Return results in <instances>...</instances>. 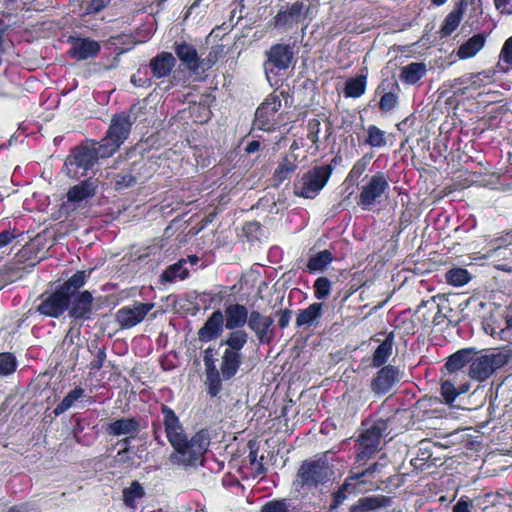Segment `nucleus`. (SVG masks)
Instances as JSON below:
<instances>
[{"instance_id":"2f4dec72","label":"nucleus","mask_w":512,"mask_h":512,"mask_svg":"<svg viewBox=\"0 0 512 512\" xmlns=\"http://www.w3.org/2000/svg\"><path fill=\"white\" fill-rule=\"evenodd\" d=\"M394 338V332H389L385 340L375 349L371 360L373 368L383 367L388 361L393 352Z\"/></svg>"},{"instance_id":"37998d69","label":"nucleus","mask_w":512,"mask_h":512,"mask_svg":"<svg viewBox=\"0 0 512 512\" xmlns=\"http://www.w3.org/2000/svg\"><path fill=\"white\" fill-rule=\"evenodd\" d=\"M261 512H298V510L290 499L281 498L266 502L262 506Z\"/></svg>"},{"instance_id":"f704fd0d","label":"nucleus","mask_w":512,"mask_h":512,"mask_svg":"<svg viewBox=\"0 0 512 512\" xmlns=\"http://www.w3.org/2000/svg\"><path fill=\"white\" fill-rule=\"evenodd\" d=\"M189 276V268L185 266L184 260H178L176 263L168 266L161 274L162 283H174L181 281Z\"/></svg>"},{"instance_id":"c756f323","label":"nucleus","mask_w":512,"mask_h":512,"mask_svg":"<svg viewBox=\"0 0 512 512\" xmlns=\"http://www.w3.org/2000/svg\"><path fill=\"white\" fill-rule=\"evenodd\" d=\"M304 4L296 1L285 9H281L275 17L276 26H290L297 24L302 17Z\"/></svg>"},{"instance_id":"a878e982","label":"nucleus","mask_w":512,"mask_h":512,"mask_svg":"<svg viewBox=\"0 0 512 512\" xmlns=\"http://www.w3.org/2000/svg\"><path fill=\"white\" fill-rule=\"evenodd\" d=\"M467 7L466 0H458L456 6L447 14L440 27V33L443 37L450 36L458 28Z\"/></svg>"},{"instance_id":"473e14b6","label":"nucleus","mask_w":512,"mask_h":512,"mask_svg":"<svg viewBox=\"0 0 512 512\" xmlns=\"http://www.w3.org/2000/svg\"><path fill=\"white\" fill-rule=\"evenodd\" d=\"M427 72L426 64L423 62H411L401 68L399 78L401 82L414 85L421 80Z\"/></svg>"},{"instance_id":"423d86ee","label":"nucleus","mask_w":512,"mask_h":512,"mask_svg":"<svg viewBox=\"0 0 512 512\" xmlns=\"http://www.w3.org/2000/svg\"><path fill=\"white\" fill-rule=\"evenodd\" d=\"M210 445V434L207 430H200L190 440L184 438V445L173 451L170 461L182 466H193L201 460Z\"/></svg>"},{"instance_id":"f257e3e1","label":"nucleus","mask_w":512,"mask_h":512,"mask_svg":"<svg viewBox=\"0 0 512 512\" xmlns=\"http://www.w3.org/2000/svg\"><path fill=\"white\" fill-rule=\"evenodd\" d=\"M333 468L326 454L304 460L297 470L293 488L297 492L311 490L328 483L333 476Z\"/></svg>"},{"instance_id":"052dcab7","label":"nucleus","mask_w":512,"mask_h":512,"mask_svg":"<svg viewBox=\"0 0 512 512\" xmlns=\"http://www.w3.org/2000/svg\"><path fill=\"white\" fill-rule=\"evenodd\" d=\"M362 479L359 472L348 476L343 482L342 490H347L349 494L356 492V482Z\"/></svg>"},{"instance_id":"13d9d810","label":"nucleus","mask_w":512,"mask_h":512,"mask_svg":"<svg viewBox=\"0 0 512 512\" xmlns=\"http://www.w3.org/2000/svg\"><path fill=\"white\" fill-rule=\"evenodd\" d=\"M467 1V4H468V7H467V10L469 9V15H468V19H467V23H469L470 25H473L474 23V18L477 19L478 16L482 15V7H481V4L475 0H466Z\"/></svg>"},{"instance_id":"a19ab883","label":"nucleus","mask_w":512,"mask_h":512,"mask_svg":"<svg viewBox=\"0 0 512 512\" xmlns=\"http://www.w3.org/2000/svg\"><path fill=\"white\" fill-rule=\"evenodd\" d=\"M87 276L86 271H77L59 287L67 295L80 293L79 289L85 285Z\"/></svg>"},{"instance_id":"680f3d73","label":"nucleus","mask_w":512,"mask_h":512,"mask_svg":"<svg viewBox=\"0 0 512 512\" xmlns=\"http://www.w3.org/2000/svg\"><path fill=\"white\" fill-rule=\"evenodd\" d=\"M278 326L280 329H285L291 320L292 311L290 309H282L278 313Z\"/></svg>"},{"instance_id":"69168bd1","label":"nucleus","mask_w":512,"mask_h":512,"mask_svg":"<svg viewBox=\"0 0 512 512\" xmlns=\"http://www.w3.org/2000/svg\"><path fill=\"white\" fill-rule=\"evenodd\" d=\"M106 358L105 349H99L96 353L95 359L91 362V369L100 370Z\"/></svg>"},{"instance_id":"72a5a7b5","label":"nucleus","mask_w":512,"mask_h":512,"mask_svg":"<svg viewBox=\"0 0 512 512\" xmlns=\"http://www.w3.org/2000/svg\"><path fill=\"white\" fill-rule=\"evenodd\" d=\"M145 489L138 481H133L129 487L122 491V498L124 505L132 512L138 508V501L145 497Z\"/></svg>"},{"instance_id":"de8ad7c7","label":"nucleus","mask_w":512,"mask_h":512,"mask_svg":"<svg viewBox=\"0 0 512 512\" xmlns=\"http://www.w3.org/2000/svg\"><path fill=\"white\" fill-rule=\"evenodd\" d=\"M372 159V154H365L360 159H358L350 172L348 173L345 181L354 182L356 179L361 177L364 172L367 170V167Z\"/></svg>"},{"instance_id":"e2e57ef3","label":"nucleus","mask_w":512,"mask_h":512,"mask_svg":"<svg viewBox=\"0 0 512 512\" xmlns=\"http://www.w3.org/2000/svg\"><path fill=\"white\" fill-rule=\"evenodd\" d=\"M110 0H91L87 10L89 13H98L108 6Z\"/></svg>"},{"instance_id":"20e7f679","label":"nucleus","mask_w":512,"mask_h":512,"mask_svg":"<svg viewBox=\"0 0 512 512\" xmlns=\"http://www.w3.org/2000/svg\"><path fill=\"white\" fill-rule=\"evenodd\" d=\"M99 157L102 158L100 143H98V147H96L95 143L74 147L64 163L67 175L74 179L85 176L95 165Z\"/></svg>"},{"instance_id":"7ed1b4c3","label":"nucleus","mask_w":512,"mask_h":512,"mask_svg":"<svg viewBox=\"0 0 512 512\" xmlns=\"http://www.w3.org/2000/svg\"><path fill=\"white\" fill-rule=\"evenodd\" d=\"M363 431L356 443V461L365 462L369 460L381 447L382 439L388 434V420L382 418L363 423Z\"/></svg>"},{"instance_id":"f8f14e48","label":"nucleus","mask_w":512,"mask_h":512,"mask_svg":"<svg viewBox=\"0 0 512 512\" xmlns=\"http://www.w3.org/2000/svg\"><path fill=\"white\" fill-rule=\"evenodd\" d=\"M506 363L507 357L502 353H489L477 357L472 356L469 366V376L476 381H484Z\"/></svg>"},{"instance_id":"c9c22d12","label":"nucleus","mask_w":512,"mask_h":512,"mask_svg":"<svg viewBox=\"0 0 512 512\" xmlns=\"http://www.w3.org/2000/svg\"><path fill=\"white\" fill-rule=\"evenodd\" d=\"M297 163L295 160H292L288 158L287 156L284 157L278 164L277 168L275 169L272 181L274 186H279L282 184L286 179L290 178V176L296 171L297 169Z\"/></svg>"},{"instance_id":"ea45409f","label":"nucleus","mask_w":512,"mask_h":512,"mask_svg":"<svg viewBox=\"0 0 512 512\" xmlns=\"http://www.w3.org/2000/svg\"><path fill=\"white\" fill-rule=\"evenodd\" d=\"M366 89V76L358 75L347 79L344 87V94L346 97L358 98L365 93Z\"/></svg>"},{"instance_id":"c03bdc74","label":"nucleus","mask_w":512,"mask_h":512,"mask_svg":"<svg viewBox=\"0 0 512 512\" xmlns=\"http://www.w3.org/2000/svg\"><path fill=\"white\" fill-rule=\"evenodd\" d=\"M509 67H512V36L504 42L496 65L497 70L502 72L508 71Z\"/></svg>"},{"instance_id":"393cba45","label":"nucleus","mask_w":512,"mask_h":512,"mask_svg":"<svg viewBox=\"0 0 512 512\" xmlns=\"http://www.w3.org/2000/svg\"><path fill=\"white\" fill-rule=\"evenodd\" d=\"M504 322V327L494 323H486L484 325V330L494 339L512 344V305H510L504 313Z\"/></svg>"},{"instance_id":"0e129e2a","label":"nucleus","mask_w":512,"mask_h":512,"mask_svg":"<svg viewBox=\"0 0 512 512\" xmlns=\"http://www.w3.org/2000/svg\"><path fill=\"white\" fill-rule=\"evenodd\" d=\"M495 7L502 14H512V0H494Z\"/></svg>"},{"instance_id":"6e6552de","label":"nucleus","mask_w":512,"mask_h":512,"mask_svg":"<svg viewBox=\"0 0 512 512\" xmlns=\"http://www.w3.org/2000/svg\"><path fill=\"white\" fill-rule=\"evenodd\" d=\"M175 64L176 59L172 53L161 52L150 60L149 65L141 66L132 76L131 81L137 86H150L152 82L148 77L149 72L156 79L165 78L170 75Z\"/></svg>"},{"instance_id":"f03ea898","label":"nucleus","mask_w":512,"mask_h":512,"mask_svg":"<svg viewBox=\"0 0 512 512\" xmlns=\"http://www.w3.org/2000/svg\"><path fill=\"white\" fill-rule=\"evenodd\" d=\"M154 440L161 446L165 445L162 432L174 451L184 445L185 429L175 411L166 404H161V415L151 424Z\"/></svg>"},{"instance_id":"ddd939ff","label":"nucleus","mask_w":512,"mask_h":512,"mask_svg":"<svg viewBox=\"0 0 512 512\" xmlns=\"http://www.w3.org/2000/svg\"><path fill=\"white\" fill-rule=\"evenodd\" d=\"M39 300L36 311L45 317L59 318L68 310L69 297L60 287L41 294Z\"/></svg>"},{"instance_id":"49530a36","label":"nucleus","mask_w":512,"mask_h":512,"mask_svg":"<svg viewBox=\"0 0 512 512\" xmlns=\"http://www.w3.org/2000/svg\"><path fill=\"white\" fill-rule=\"evenodd\" d=\"M445 279L447 283L459 287L469 282L470 275L466 269L454 268L446 272Z\"/></svg>"},{"instance_id":"6ab92c4d","label":"nucleus","mask_w":512,"mask_h":512,"mask_svg":"<svg viewBox=\"0 0 512 512\" xmlns=\"http://www.w3.org/2000/svg\"><path fill=\"white\" fill-rule=\"evenodd\" d=\"M281 99L277 94H270L257 108L255 126L264 131H270L274 125V116L281 108Z\"/></svg>"},{"instance_id":"79ce46f5","label":"nucleus","mask_w":512,"mask_h":512,"mask_svg":"<svg viewBox=\"0 0 512 512\" xmlns=\"http://www.w3.org/2000/svg\"><path fill=\"white\" fill-rule=\"evenodd\" d=\"M85 390L81 387H76L69 391L63 400L55 407L53 413L59 416L71 408L74 403L84 396Z\"/></svg>"},{"instance_id":"aec40b11","label":"nucleus","mask_w":512,"mask_h":512,"mask_svg":"<svg viewBox=\"0 0 512 512\" xmlns=\"http://www.w3.org/2000/svg\"><path fill=\"white\" fill-rule=\"evenodd\" d=\"M379 368L370 387L376 395H385L400 381L401 371L394 365H384Z\"/></svg>"},{"instance_id":"2eb2a0df","label":"nucleus","mask_w":512,"mask_h":512,"mask_svg":"<svg viewBox=\"0 0 512 512\" xmlns=\"http://www.w3.org/2000/svg\"><path fill=\"white\" fill-rule=\"evenodd\" d=\"M248 328L255 334L261 345H269L276 337L273 317L263 315L257 310L250 312Z\"/></svg>"},{"instance_id":"b1692460","label":"nucleus","mask_w":512,"mask_h":512,"mask_svg":"<svg viewBox=\"0 0 512 512\" xmlns=\"http://www.w3.org/2000/svg\"><path fill=\"white\" fill-rule=\"evenodd\" d=\"M249 315L245 305L230 304L225 309V327L228 330L241 329L245 324L248 325Z\"/></svg>"},{"instance_id":"5fc2aeb1","label":"nucleus","mask_w":512,"mask_h":512,"mask_svg":"<svg viewBox=\"0 0 512 512\" xmlns=\"http://www.w3.org/2000/svg\"><path fill=\"white\" fill-rule=\"evenodd\" d=\"M398 103V96L393 92L384 93L379 101V108L383 112L393 110Z\"/></svg>"},{"instance_id":"603ef678","label":"nucleus","mask_w":512,"mask_h":512,"mask_svg":"<svg viewBox=\"0 0 512 512\" xmlns=\"http://www.w3.org/2000/svg\"><path fill=\"white\" fill-rule=\"evenodd\" d=\"M440 392L446 404L453 403L458 396V389L450 380L442 382Z\"/></svg>"},{"instance_id":"4d7b16f0","label":"nucleus","mask_w":512,"mask_h":512,"mask_svg":"<svg viewBox=\"0 0 512 512\" xmlns=\"http://www.w3.org/2000/svg\"><path fill=\"white\" fill-rule=\"evenodd\" d=\"M258 450L257 449H250V452L248 454V460L252 468L254 469L253 476L257 477L261 474H264L265 468L263 466V463L261 461H258Z\"/></svg>"},{"instance_id":"412c9836","label":"nucleus","mask_w":512,"mask_h":512,"mask_svg":"<svg viewBox=\"0 0 512 512\" xmlns=\"http://www.w3.org/2000/svg\"><path fill=\"white\" fill-rule=\"evenodd\" d=\"M174 51L178 59L192 74H198L203 69L204 60L200 58L196 48L185 42H175Z\"/></svg>"},{"instance_id":"774afa93","label":"nucleus","mask_w":512,"mask_h":512,"mask_svg":"<svg viewBox=\"0 0 512 512\" xmlns=\"http://www.w3.org/2000/svg\"><path fill=\"white\" fill-rule=\"evenodd\" d=\"M6 512H38V510L28 504L11 506Z\"/></svg>"},{"instance_id":"4c0bfd02","label":"nucleus","mask_w":512,"mask_h":512,"mask_svg":"<svg viewBox=\"0 0 512 512\" xmlns=\"http://www.w3.org/2000/svg\"><path fill=\"white\" fill-rule=\"evenodd\" d=\"M248 342V334L245 330L235 329L229 333L226 340L221 342V346L226 345L227 348L225 350L236 351L237 353H241V350Z\"/></svg>"},{"instance_id":"5701e85b","label":"nucleus","mask_w":512,"mask_h":512,"mask_svg":"<svg viewBox=\"0 0 512 512\" xmlns=\"http://www.w3.org/2000/svg\"><path fill=\"white\" fill-rule=\"evenodd\" d=\"M99 42L88 38H77L72 41L69 54L76 60H86L93 58L100 52Z\"/></svg>"},{"instance_id":"c85d7f7f","label":"nucleus","mask_w":512,"mask_h":512,"mask_svg":"<svg viewBox=\"0 0 512 512\" xmlns=\"http://www.w3.org/2000/svg\"><path fill=\"white\" fill-rule=\"evenodd\" d=\"M392 503L393 500L391 497L385 495H371L360 498L352 510L356 512L378 511L382 508L390 507Z\"/></svg>"},{"instance_id":"e433bc0d","label":"nucleus","mask_w":512,"mask_h":512,"mask_svg":"<svg viewBox=\"0 0 512 512\" xmlns=\"http://www.w3.org/2000/svg\"><path fill=\"white\" fill-rule=\"evenodd\" d=\"M474 355L473 349H462L448 357L445 368L454 373L462 369L466 364L470 363Z\"/></svg>"},{"instance_id":"6e6d98bb","label":"nucleus","mask_w":512,"mask_h":512,"mask_svg":"<svg viewBox=\"0 0 512 512\" xmlns=\"http://www.w3.org/2000/svg\"><path fill=\"white\" fill-rule=\"evenodd\" d=\"M216 353L217 351L213 347H208L207 349L204 350L203 362L205 366V372H213L218 370L215 364Z\"/></svg>"},{"instance_id":"8fccbe9b","label":"nucleus","mask_w":512,"mask_h":512,"mask_svg":"<svg viewBox=\"0 0 512 512\" xmlns=\"http://www.w3.org/2000/svg\"><path fill=\"white\" fill-rule=\"evenodd\" d=\"M17 368V360L11 353H0V376L13 374Z\"/></svg>"},{"instance_id":"7c9ffc66","label":"nucleus","mask_w":512,"mask_h":512,"mask_svg":"<svg viewBox=\"0 0 512 512\" xmlns=\"http://www.w3.org/2000/svg\"><path fill=\"white\" fill-rule=\"evenodd\" d=\"M322 307V303L315 302L307 308L300 310L296 317V326L311 327L313 325H317L322 316Z\"/></svg>"},{"instance_id":"bb28decb","label":"nucleus","mask_w":512,"mask_h":512,"mask_svg":"<svg viewBox=\"0 0 512 512\" xmlns=\"http://www.w3.org/2000/svg\"><path fill=\"white\" fill-rule=\"evenodd\" d=\"M242 363V353H237L232 350H225L221 357V364L219 372L222 375L223 380H229L233 378Z\"/></svg>"},{"instance_id":"9d476101","label":"nucleus","mask_w":512,"mask_h":512,"mask_svg":"<svg viewBox=\"0 0 512 512\" xmlns=\"http://www.w3.org/2000/svg\"><path fill=\"white\" fill-rule=\"evenodd\" d=\"M266 55L264 68L267 80L271 85H278V72L287 70L293 59L292 47L287 44H275Z\"/></svg>"},{"instance_id":"a211bd4d","label":"nucleus","mask_w":512,"mask_h":512,"mask_svg":"<svg viewBox=\"0 0 512 512\" xmlns=\"http://www.w3.org/2000/svg\"><path fill=\"white\" fill-rule=\"evenodd\" d=\"M68 303V315L74 320H89L93 314L92 294L85 290L77 294H70Z\"/></svg>"},{"instance_id":"39448f33","label":"nucleus","mask_w":512,"mask_h":512,"mask_svg":"<svg viewBox=\"0 0 512 512\" xmlns=\"http://www.w3.org/2000/svg\"><path fill=\"white\" fill-rule=\"evenodd\" d=\"M132 124L133 121L128 112L123 111L112 116L106 136L99 142L102 158L110 157L118 151L129 137Z\"/></svg>"},{"instance_id":"0eeeda50","label":"nucleus","mask_w":512,"mask_h":512,"mask_svg":"<svg viewBox=\"0 0 512 512\" xmlns=\"http://www.w3.org/2000/svg\"><path fill=\"white\" fill-rule=\"evenodd\" d=\"M333 168L331 165L312 167L304 173L294 184L296 196L314 199L327 184Z\"/></svg>"},{"instance_id":"bf43d9fd","label":"nucleus","mask_w":512,"mask_h":512,"mask_svg":"<svg viewBox=\"0 0 512 512\" xmlns=\"http://www.w3.org/2000/svg\"><path fill=\"white\" fill-rule=\"evenodd\" d=\"M136 182V179L131 174L117 175L115 178V188L122 190L131 187Z\"/></svg>"},{"instance_id":"cd10ccee","label":"nucleus","mask_w":512,"mask_h":512,"mask_svg":"<svg viewBox=\"0 0 512 512\" xmlns=\"http://www.w3.org/2000/svg\"><path fill=\"white\" fill-rule=\"evenodd\" d=\"M487 40V34L481 32L473 35L463 42L457 49L456 55L459 59H469L474 57L483 49Z\"/></svg>"},{"instance_id":"dca6fc26","label":"nucleus","mask_w":512,"mask_h":512,"mask_svg":"<svg viewBox=\"0 0 512 512\" xmlns=\"http://www.w3.org/2000/svg\"><path fill=\"white\" fill-rule=\"evenodd\" d=\"M153 308L154 303L136 301L120 308L115 314V319L121 328L129 329L141 323Z\"/></svg>"},{"instance_id":"4468645a","label":"nucleus","mask_w":512,"mask_h":512,"mask_svg":"<svg viewBox=\"0 0 512 512\" xmlns=\"http://www.w3.org/2000/svg\"><path fill=\"white\" fill-rule=\"evenodd\" d=\"M494 75V70L464 74L459 78L453 79L449 84V88L453 91L454 95H465L469 91H476L491 83Z\"/></svg>"},{"instance_id":"3c124183","label":"nucleus","mask_w":512,"mask_h":512,"mask_svg":"<svg viewBox=\"0 0 512 512\" xmlns=\"http://www.w3.org/2000/svg\"><path fill=\"white\" fill-rule=\"evenodd\" d=\"M313 288L315 298L324 300L330 295L331 282L326 277H319L315 280Z\"/></svg>"},{"instance_id":"f3484780","label":"nucleus","mask_w":512,"mask_h":512,"mask_svg":"<svg viewBox=\"0 0 512 512\" xmlns=\"http://www.w3.org/2000/svg\"><path fill=\"white\" fill-rule=\"evenodd\" d=\"M143 428L144 426H142L140 418L123 417L108 423L104 430L110 436H127L121 442L128 445L130 440L136 438Z\"/></svg>"},{"instance_id":"864d4df0","label":"nucleus","mask_w":512,"mask_h":512,"mask_svg":"<svg viewBox=\"0 0 512 512\" xmlns=\"http://www.w3.org/2000/svg\"><path fill=\"white\" fill-rule=\"evenodd\" d=\"M22 235L23 232L16 227L4 229L0 232V249L8 246Z\"/></svg>"},{"instance_id":"a18cd8bd","label":"nucleus","mask_w":512,"mask_h":512,"mask_svg":"<svg viewBox=\"0 0 512 512\" xmlns=\"http://www.w3.org/2000/svg\"><path fill=\"white\" fill-rule=\"evenodd\" d=\"M365 144L373 148L384 147L387 144L386 133L375 125L368 126Z\"/></svg>"},{"instance_id":"58836bf2","label":"nucleus","mask_w":512,"mask_h":512,"mask_svg":"<svg viewBox=\"0 0 512 512\" xmlns=\"http://www.w3.org/2000/svg\"><path fill=\"white\" fill-rule=\"evenodd\" d=\"M334 256L329 250H323L310 257L307 263V270L310 273L323 271L332 261Z\"/></svg>"},{"instance_id":"9b49d317","label":"nucleus","mask_w":512,"mask_h":512,"mask_svg":"<svg viewBox=\"0 0 512 512\" xmlns=\"http://www.w3.org/2000/svg\"><path fill=\"white\" fill-rule=\"evenodd\" d=\"M97 188V180L93 178L85 179L70 187L66 194L67 201L60 206V212L65 215H70L81 207L82 204L93 198L97 192Z\"/></svg>"},{"instance_id":"09e8293b","label":"nucleus","mask_w":512,"mask_h":512,"mask_svg":"<svg viewBox=\"0 0 512 512\" xmlns=\"http://www.w3.org/2000/svg\"><path fill=\"white\" fill-rule=\"evenodd\" d=\"M222 375L217 371L206 372V384L208 387V394L211 397H215L219 394L222 389Z\"/></svg>"},{"instance_id":"4be33fe9","label":"nucleus","mask_w":512,"mask_h":512,"mask_svg":"<svg viewBox=\"0 0 512 512\" xmlns=\"http://www.w3.org/2000/svg\"><path fill=\"white\" fill-rule=\"evenodd\" d=\"M224 316L220 310L214 311L198 330V339L201 342H210L217 339L223 332Z\"/></svg>"},{"instance_id":"338daca9","label":"nucleus","mask_w":512,"mask_h":512,"mask_svg":"<svg viewBox=\"0 0 512 512\" xmlns=\"http://www.w3.org/2000/svg\"><path fill=\"white\" fill-rule=\"evenodd\" d=\"M96 440V435L93 433H83L75 438V441L82 446H91Z\"/></svg>"},{"instance_id":"1a4fd4ad","label":"nucleus","mask_w":512,"mask_h":512,"mask_svg":"<svg viewBox=\"0 0 512 512\" xmlns=\"http://www.w3.org/2000/svg\"><path fill=\"white\" fill-rule=\"evenodd\" d=\"M389 187V176L385 172L378 171L372 176L366 177L365 183L360 188L358 206L365 211L370 210L380 201Z\"/></svg>"}]
</instances>
